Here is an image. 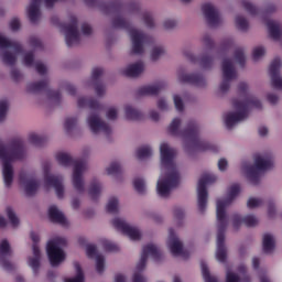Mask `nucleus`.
<instances>
[{
	"mask_svg": "<svg viewBox=\"0 0 282 282\" xmlns=\"http://www.w3.org/2000/svg\"><path fill=\"white\" fill-rule=\"evenodd\" d=\"M104 74H105L104 68H100V67L94 68L91 73V82L100 83V78H102Z\"/></svg>",
	"mask_w": 282,
	"mask_h": 282,
	"instance_id": "nucleus-57",
	"label": "nucleus"
},
{
	"mask_svg": "<svg viewBox=\"0 0 282 282\" xmlns=\"http://www.w3.org/2000/svg\"><path fill=\"white\" fill-rule=\"evenodd\" d=\"M200 268H202L203 279L205 282H219L217 278H215L214 275H210V270L208 269V264H206V262L202 261Z\"/></svg>",
	"mask_w": 282,
	"mask_h": 282,
	"instance_id": "nucleus-42",
	"label": "nucleus"
},
{
	"mask_svg": "<svg viewBox=\"0 0 282 282\" xmlns=\"http://www.w3.org/2000/svg\"><path fill=\"white\" fill-rule=\"evenodd\" d=\"M280 72H281V58L275 57L271 62L269 67L271 84H272V87H275V89H282V78H281Z\"/></svg>",
	"mask_w": 282,
	"mask_h": 282,
	"instance_id": "nucleus-24",
	"label": "nucleus"
},
{
	"mask_svg": "<svg viewBox=\"0 0 282 282\" xmlns=\"http://www.w3.org/2000/svg\"><path fill=\"white\" fill-rule=\"evenodd\" d=\"M149 254L154 261L160 262L163 259L162 251L155 245H148L143 247L141 258L137 263L135 270L132 275V282H147V278L142 272L147 268V261H149Z\"/></svg>",
	"mask_w": 282,
	"mask_h": 282,
	"instance_id": "nucleus-6",
	"label": "nucleus"
},
{
	"mask_svg": "<svg viewBox=\"0 0 282 282\" xmlns=\"http://www.w3.org/2000/svg\"><path fill=\"white\" fill-rule=\"evenodd\" d=\"M199 65L203 69H210V67H213V57L209 55H203L199 59Z\"/></svg>",
	"mask_w": 282,
	"mask_h": 282,
	"instance_id": "nucleus-53",
	"label": "nucleus"
},
{
	"mask_svg": "<svg viewBox=\"0 0 282 282\" xmlns=\"http://www.w3.org/2000/svg\"><path fill=\"white\" fill-rule=\"evenodd\" d=\"M234 58L240 67H246V51L242 47H237L235 50Z\"/></svg>",
	"mask_w": 282,
	"mask_h": 282,
	"instance_id": "nucleus-40",
	"label": "nucleus"
},
{
	"mask_svg": "<svg viewBox=\"0 0 282 282\" xmlns=\"http://www.w3.org/2000/svg\"><path fill=\"white\" fill-rule=\"evenodd\" d=\"M74 268L76 275L74 278L66 279L65 282H85V273L83 272L80 263L74 262Z\"/></svg>",
	"mask_w": 282,
	"mask_h": 282,
	"instance_id": "nucleus-37",
	"label": "nucleus"
},
{
	"mask_svg": "<svg viewBox=\"0 0 282 282\" xmlns=\"http://www.w3.org/2000/svg\"><path fill=\"white\" fill-rule=\"evenodd\" d=\"M76 124H78V119L76 118H67L65 120V130L72 135L73 131L76 129Z\"/></svg>",
	"mask_w": 282,
	"mask_h": 282,
	"instance_id": "nucleus-51",
	"label": "nucleus"
},
{
	"mask_svg": "<svg viewBox=\"0 0 282 282\" xmlns=\"http://www.w3.org/2000/svg\"><path fill=\"white\" fill-rule=\"evenodd\" d=\"M96 270L99 274L105 272V256L96 254Z\"/></svg>",
	"mask_w": 282,
	"mask_h": 282,
	"instance_id": "nucleus-56",
	"label": "nucleus"
},
{
	"mask_svg": "<svg viewBox=\"0 0 282 282\" xmlns=\"http://www.w3.org/2000/svg\"><path fill=\"white\" fill-rule=\"evenodd\" d=\"M47 87H50V79H44L29 84L28 91L31 94H39V91H43V89H47Z\"/></svg>",
	"mask_w": 282,
	"mask_h": 282,
	"instance_id": "nucleus-33",
	"label": "nucleus"
},
{
	"mask_svg": "<svg viewBox=\"0 0 282 282\" xmlns=\"http://www.w3.org/2000/svg\"><path fill=\"white\" fill-rule=\"evenodd\" d=\"M20 182L24 185V191L28 197H34L39 191L41 183L35 178H25L23 174L20 175Z\"/></svg>",
	"mask_w": 282,
	"mask_h": 282,
	"instance_id": "nucleus-26",
	"label": "nucleus"
},
{
	"mask_svg": "<svg viewBox=\"0 0 282 282\" xmlns=\"http://www.w3.org/2000/svg\"><path fill=\"white\" fill-rule=\"evenodd\" d=\"M144 72V63L143 62H137L134 64L129 65L127 68L121 70V74L123 76H127L128 78H138L140 74Z\"/></svg>",
	"mask_w": 282,
	"mask_h": 282,
	"instance_id": "nucleus-28",
	"label": "nucleus"
},
{
	"mask_svg": "<svg viewBox=\"0 0 282 282\" xmlns=\"http://www.w3.org/2000/svg\"><path fill=\"white\" fill-rule=\"evenodd\" d=\"M126 118L128 120H142L143 115L140 110L133 108V106H126Z\"/></svg>",
	"mask_w": 282,
	"mask_h": 282,
	"instance_id": "nucleus-36",
	"label": "nucleus"
},
{
	"mask_svg": "<svg viewBox=\"0 0 282 282\" xmlns=\"http://www.w3.org/2000/svg\"><path fill=\"white\" fill-rule=\"evenodd\" d=\"M108 175H113L115 177H118V175H122V165L118 162H112L110 165L106 169Z\"/></svg>",
	"mask_w": 282,
	"mask_h": 282,
	"instance_id": "nucleus-43",
	"label": "nucleus"
},
{
	"mask_svg": "<svg viewBox=\"0 0 282 282\" xmlns=\"http://www.w3.org/2000/svg\"><path fill=\"white\" fill-rule=\"evenodd\" d=\"M25 158V144L23 139L15 138L9 144L0 142V160L2 162V177L7 188L14 182L13 160H23Z\"/></svg>",
	"mask_w": 282,
	"mask_h": 282,
	"instance_id": "nucleus-4",
	"label": "nucleus"
},
{
	"mask_svg": "<svg viewBox=\"0 0 282 282\" xmlns=\"http://www.w3.org/2000/svg\"><path fill=\"white\" fill-rule=\"evenodd\" d=\"M99 9L104 14H118L122 10V4L118 1L101 2L99 3Z\"/></svg>",
	"mask_w": 282,
	"mask_h": 282,
	"instance_id": "nucleus-30",
	"label": "nucleus"
},
{
	"mask_svg": "<svg viewBox=\"0 0 282 282\" xmlns=\"http://www.w3.org/2000/svg\"><path fill=\"white\" fill-rule=\"evenodd\" d=\"M217 239H216V253L215 257L219 263L228 261V247H226V230L228 223L216 220Z\"/></svg>",
	"mask_w": 282,
	"mask_h": 282,
	"instance_id": "nucleus-12",
	"label": "nucleus"
},
{
	"mask_svg": "<svg viewBox=\"0 0 282 282\" xmlns=\"http://www.w3.org/2000/svg\"><path fill=\"white\" fill-rule=\"evenodd\" d=\"M263 56H265V48L263 46L253 48V61L257 62Z\"/></svg>",
	"mask_w": 282,
	"mask_h": 282,
	"instance_id": "nucleus-62",
	"label": "nucleus"
},
{
	"mask_svg": "<svg viewBox=\"0 0 282 282\" xmlns=\"http://www.w3.org/2000/svg\"><path fill=\"white\" fill-rule=\"evenodd\" d=\"M202 43L205 50H213L215 47V40L208 33L203 35Z\"/></svg>",
	"mask_w": 282,
	"mask_h": 282,
	"instance_id": "nucleus-50",
	"label": "nucleus"
},
{
	"mask_svg": "<svg viewBox=\"0 0 282 282\" xmlns=\"http://www.w3.org/2000/svg\"><path fill=\"white\" fill-rule=\"evenodd\" d=\"M10 110V101L7 99L0 100V123L6 122L8 118V111Z\"/></svg>",
	"mask_w": 282,
	"mask_h": 282,
	"instance_id": "nucleus-45",
	"label": "nucleus"
},
{
	"mask_svg": "<svg viewBox=\"0 0 282 282\" xmlns=\"http://www.w3.org/2000/svg\"><path fill=\"white\" fill-rule=\"evenodd\" d=\"M7 217L12 226V228H19L21 226V219L17 216V212L12 207H7Z\"/></svg>",
	"mask_w": 282,
	"mask_h": 282,
	"instance_id": "nucleus-38",
	"label": "nucleus"
},
{
	"mask_svg": "<svg viewBox=\"0 0 282 282\" xmlns=\"http://www.w3.org/2000/svg\"><path fill=\"white\" fill-rule=\"evenodd\" d=\"M241 224H243V218H241V216L239 215H234L232 216V226H234V230H239V228H241Z\"/></svg>",
	"mask_w": 282,
	"mask_h": 282,
	"instance_id": "nucleus-64",
	"label": "nucleus"
},
{
	"mask_svg": "<svg viewBox=\"0 0 282 282\" xmlns=\"http://www.w3.org/2000/svg\"><path fill=\"white\" fill-rule=\"evenodd\" d=\"M67 246V238L55 237L46 243V254L52 268H58L66 259L63 248Z\"/></svg>",
	"mask_w": 282,
	"mask_h": 282,
	"instance_id": "nucleus-8",
	"label": "nucleus"
},
{
	"mask_svg": "<svg viewBox=\"0 0 282 282\" xmlns=\"http://www.w3.org/2000/svg\"><path fill=\"white\" fill-rule=\"evenodd\" d=\"M47 98L54 102H61V93L58 90H47Z\"/></svg>",
	"mask_w": 282,
	"mask_h": 282,
	"instance_id": "nucleus-63",
	"label": "nucleus"
},
{
	"mask_svg": "<svg viewBox=\"0 0 282 282\" xmlns=\"http://www.w3.org/2000/svg\"><path fill=\"white\" fill-rule=\"evenodd\" d=\"M94 85H95L96 95L98 96V98H102V96H105L107 91L105 84H102V82H95Z\"/></svg>",
	"mask_w": 282,
	"mask_h": 282,
	"instance_id": "nucleus-59",
	"label": "nucleus"
},
{
	"mask_svg": "<svg viewBox=\"0 0 282 282\" xmlns=\"http://www.w3.org/2000/svg\"><path fill=\"white\" fill-rule=\"evenodd\" d=\"M261 206H263V199L261 198L250 197L247 202V208H250L251 210Z\"/></svg>",
	"mask_w": 282,
	"mask_h": 282,
	"instance_id": "nucleus-55",
	"label": "nucleus"
},
{
	"mask_svg": "<svg viewBox=\"0 0 282 282\" xmlns=\"http://www.w3.org/2000/svg\"><path fill=\"white\" fill-rule=\"evenodd\" d=\"M133 186L139 195H144V193H147V183H144L142 178H135L133 181Z\"/></svg>",
	"mask_w": 282,
	"mask_h": 282,
	"instance_id": "nucleus-49",
	"label": "nucleus"
},
{
	"mask_svg": "<svg viewBox=\"0 0 282 282\" xmlns=\"http://www.w3.org/2000/svg\"><path fill=\"white\" fill-rule=\"evenodd\" d=\"M205 21L209 28H219L221 23V14L219 10L212 3L204 4L202 7Z\"/></svg>",
	"mask_w": 282,
	"mask_h": 282,
	"instance_id": "nucleus-22",
	"label": "nucleus"
},
{
	"mask_svg": "<svg viewBox=\"0 0 282 282\" xmlns=\"http://www.w3.org/2000/svg\"><path fill=\"white\" fill-rule=\"evenodd\" d=\"M267 26L269 30V36L273 39V41H281L282 36V25L279 22L268 21Z\"/></svg>",
	"mask_w": 282,
	"mask_h": 282,
	"instance_id": "nucleus-32",
	"label": "nucleus"
},
{
	"mask_svg": "<svg viewBox=\"0 0 282 282\" xmlns=\"http://www.w3.org/2000/svg\"><path fill=\"white\" fill-rule=\"evenodd\" d=\"M177 80L178 83H186L187 85H193L194 87H206V79L199 74H187L186 68L180 67L177 69Z\"/></svg>",
	"mask_w": 282,
	"mask_h": 282,
	"instance_id": "nucleus-20",
	"label": "nucleus"
},
{
	"mask_svg": "<svg viewBox=\"0 0 282 282\" xmlns=\"http://www.w3.org/2000/svg\"><path fill=\"white\" fill-rule=\"evenodd\" d=\"M101 243L106 252H118L119 250L118 246H116L113 242L109 240H102Z\"/></svg>",
	"mask_w": 282,
	"mask_h": 282,
	"instance_id": "nucleus-61",
	"label": "nucleus"
},
{
	"mask_svg": "<svg viewBox=\"0 0 282 282\" xmlns=\"http://www.w3.org/2000/svg\"><path fill=\"white\" fill-rule=\"evenodd\" d=\"M87 124L93 133H100V131L105 132L106 135H110L111 133V127H109L97 112L89 113L87 117Z\"/></svg>",
	"mask_w": 282,
	"mask_h": 282,
	"instance_id": "nucleus-19",
	"label": "nucleus"
},
{
	"mask_svg": "<svg viewBox=\"0 0 282 282\" xmlns=\"http://www.w3.org/2000/svg\"><path fill=\"white\" fill-rule=\"evenodd\" d=\"M51 169L52 163H50V161L43 163L44 182L46 186H52L55 189L56 195L59 199H63V195L65 193V186L63 185V176L50 174Z\"/></svg>",
	"mask_w": 282,
	"mask_h": 282,
	"instance_id": "nucleus-14",
	"label": "nucleus"
},
{
	"mask_svg": "<svg viewBox=\"0 0 282 282\" xmlns=\"http://www.w3.org/2000/svg\"><path fill=\"white\" fill-rule=\"evenodd\" d=\"M241 193V187L239 184H234L228 189L227 198L225 199H218L216 202V221H223L225 224H229L228 220V213L226 212V208L235 202V198L237 195Z\"/></svg>",
	"mask_w": 282,
	"mask_h": 282,
	"instance_id": "nucleus-10",
	"label": "nucleus"
},
{
	"mask_svg": "<svg viewBox=\"0 0 282 282\" xmlns=\"http://www.w3.org/2000/svg\"><path fill=\"white\" fill-rule=\"evenodd\" d=\"M77 107L79 109H84V107H88L89 109H93V111H98L102 108L100 102L95 98H87V97H79L77 100Z\"/></svg>",
	"mask_w": 282,
	"mask_h": 282,
	"instance_id": "nucleus-29",
	"label": "nucleus"
},
{
	"mask_svg": "<svg viewBox=\"0 0 282 282\" xmlns=\"http://www.w3.org/2000/svg\"><path fill=\"white\" fill-rule=\"evenodd\" d=\"M242 8H245V10L251 14V17H257L259 14V9H257V7L254 4H252V2L248 1V0H242Z\"/></svg>",
	"mask_w": 282,
	"mask_h": 282,
	"instance_id": "nucleus-48",
	"label": "nucleus"
},
{
	"mask_svg": "<svg viewBox=\"0 0 282 282\" xmlns=\"http://www.w3.org/2000/svg\"><path fill=\"white\" fill-rule=\"evenodd\" d=\"M238 94H242L246 97L242 100H232V107L238 111L228 112L225 117V124L229 130H232L236 124H239V122L248 120V116H250V111H252V109H257L258 111H261V109H263V104L261 102V99L254 95L248 94V84L246 82H241L238 84Z\"/></svg>",
	"mask_w": 282,
	"mask_h": 282,
	"instance_id": "nucleus-3",
	"label": "nucleus"
},
{
	"mask_svg": "<svg viewBox=\"0 0 282 282\" xmlns=\"http://www.w3.org/2000/svg\"><path fill=\"white\" fill-rule=\"evenodd\" d=\"M164 89V84H155L152 86H144L138 90V96H158Z\"/></svg>",
	"mask_w": 282,
	"mask_h": 282,
	"instance_id": "nucleus-31",
	"label": "nucleus"
},
{
	"mask_svg": "<svg viewBox=\"0 0 282 282\" xmlns=\"http://www.w3.org/2000/svg\"><path fill=\"white\" fill-rule=\"evenodd\" d=\"M143 22L150 30H153V28H155V20L153 19V15H151V13L149 12L143 13Z\"/></svg>",
	"mask_w": 282,
	"mask_h": 282,
	"instance_id": "nucleus-60",
	"label": "nucleus"
},
{
	"mask_svg": "<svg viewBox=\"0 0 282 282\" xmlns=\"http://www.w3.org/2000/svg\"><path fill=\"white\" fill-rule=\"evenodd\" d=\"M166 54V51L164 50V46H153L151 53H150V58L153 63H156V61H160L162 56Z\"/></svg>",
	"mask_w": 282,
	"mask_h": 282,
	"instance_id": "nucleus-41",
	"label": "nucleus"
},
{
	"mask_svg": "<svg viewBox=\"0 0 282 282\" xmlns=\"http://www.w3.org/2000/svg\"><path fill=\"white\" fill-rule=\"evenodd\" d=\"M112 226H115L117 230H121V232L127 235V237L132 241H140L142 239V232H140V229L129 225L124 219L115 218L112 220Z\"/></svg>",
	"mask_w": 282,
	"mask_h": 282,
	"instance_id": "nucleus-18",
	"label": "nucleus"
},
{
	"mask_svg": "<svg viewBox=\"0 0 282 282\" xmlns=\"http://www.w3.org/2000/svg\"><path fill=\"white\" fill-rule=\"evenodd\" d=\"M129 34L132 41V48L130 54L142 56L144 54V44L149 43V35L138 29H129Z\"/></svg>",
	"mask_w": 282,
	"mask_h": 282,
	"instance_id": "nucleus-16",
	"label": "nucleus"
},
{
	"mask_svg": "<svg viewBox=\"0 0 282 282\" xmlns=\"http://www.w3.org/2000/svg\"><path fill=\"white\" fill-rule=\"evenodd\" d=\"M55 158L59 166H74L72 178L73 186L77 193H85V180L83 178V173H85L87 164L83 161H75L72 154L67 152H59Z\"/></svg>",
	"mask_w": 282,
	"mask_h": 282,
	"instance_id": "nucleus-5",
	"label": "nucleus"
},
{
	"mask_svg": "<svg viewBox=\"0 0 282 282\" xmlns=\"http://www.w3.org/2000/svg\"><path fill=\"white\" fill-rule=\"evenodd\" d=\"M153 155V151L150 147H141L137 150L138 160H147V158H151Z\"/></svg>",
	"mask_w": 282,
	"mask_h": 282,
	"instance_id": "nucleus-46",
	"label": "nucleus"
},
{
	"mask_svg": "<svg viewBox=\"0 0 282 282\" xmlns=\"http://www.w3.org/2000/svg\"><path fill=\"white\" fill-rule=\"evenodd\" d=\"M23 64H24L26 67H32V65H35V64H36V63H34V52L30 51V52H26V53L24 54Z\"/></svg>",
	"mask_w": 282,
	"mask_h": 282,
	"instance_id": "nucleus-58",
	"label": "nucleus"
},
{
	"mask_svg": "<svg viewBox=\"0 0 282 282\" xmlns=\"http://www.w3.org/2000/svg\"><path fill=\"white\" fill-rule=\"evenodd\" d=\"M274 250H276V238L272 234H264L262 236L263 254H273Z\"/></svg>",
	"mask_w": 282,
	"mask_h": 282,
	"instance_id": "nucleus-27",
	"label": "nucleus"
},
{
	"mask_svg": "<svg viewBox=\"0 0 282 282\" xmlns=\"http://www.w3.org/2000/svg\"><path fill=\"white\" fill-rule=\"evenodd\" d=\"M29 142L34 144V147H43L47 142V138L41 137L36 133L29 134Z\"/></svg>",
	"mask_w": 282,
	"mask_h": 282,
	"instance_id": "nucleus-44",
	"label": "nucleus"
},
{
	"mask_svg": "<svg viewBox=\"0 0 282 282\" xmlns=\"http://www.w3.org/2000/svg\"><path fill=\"white\" fill-rule=\"evenodd\" d=\"M12 246H10V241L8 239H3L0 242V259H6V257H12Z\"/></svg>",
	"mask_w": 282,
	"mask_h": 282,
	"instance_id": "nucleus-35",
	"label": "nucleus"
},
{
	"mask_svg": "<svg viewBox=\"0 0 282 282\" xmlns=\"http://www.w3.org/2000/svg\"><path fill=\"white\" fill-rule=\"evenodd\" d=\"M274 162L272 161V156H263L261 154L254 155V165H249L245 163L242 165V171L247 174V177L250 180L253 186L259 184V172L260 171H270Z\"/></svg>",
	"mask_w": 282,
	"mask_h": 282,
	"instance_id": "nucleus-7",
	"label": "nucleus"
},
{
	"mask_svg": "<svg viewBox=\"0 0 282 282\" xmlns=\"http://www.w3.org/2000/svg\"><path fill=\"white\" fill-rule=\"evenodd\" d=\"M221 69L223 82L219 87L220 94H228V91H230V83H232V80H237L238 78L237 69L235 68V64L230 58H225L223 61Z\"/></svg>",
	"mask_w": 282,
	"mask_h": 282,
	"instance_id": "nucleus-13",
	"label": "nucleus"
},
{
	"mask_svg": "<svg viewBox=\"0 0 282 282\" xmlns=\"http://www.w3.org/2000/svg\"><path fill=\"white\" fill-rule=\"evenodd\" d=\"M48 219L52 224H58L59 226H69V221H67V217L65 214L58 209L56 205H52L48 208Z\"/></svg>",
	"mask_w": 282,
	"mask_h": 282,
	"instance_id": "nucleus-25",
	"label": "nucleus"
},
{
	"mask_svg": "<svg viewBox=\"0 0 282 282\" xmlns=\"http://www.w3.org/2000/svg\"><path fill=\"white\" fill-rule=\"evenodd\" d=\"M161 166L164 169L165 174L156 183V191L160 197H169L173 188H177L182 182V174L175 164V155L177 151L169 147V143L160 145Z\"/></svg>",
	"mask_w": 282,
	"mask_h": 282,
	"instance_id": "nucleus-2",
	"label": "nucleus"
},
{
	"mask_svg": "<svg viewBox=\"0 0 282 282\" xmlns=\"http://www.w3.org/2000/svg\"><path fill=\"white\" fill-rule=\"evenodd\" d=\"M107 213H111L112 215L118 213V198L112 197L109 199L107 204Z\"/></svg>",
	"mask_w": 282,
	"mask_h": 282,
	"instance_id": "nucleus-54",
	"label": "nucleus"
},
{
	"mask_svg": "<svg viewBox=\"0 0 282 282\" xmlns=\"http://www.w3.org/2000/svg\"><path fill=\"white\" fill-rule=\"evenodd\" d=\"M243 224L248 228H254V226L259 225V219L254 215H248L243 217Z\"/></svg>",
	"mask_w": 282,
	"mask_h": 282,
	"instance_id": "nucleus-52",
	"label": "nucleus"
},
{
	"mask_svg": "<svg viewBox=\"0 0 282 282\" xmlns=\"http://www.w3.org/2000/svg\"><path fill=\"white\" fill-rule=\"evenodd\" d=\"M64 34L67 47H74L80 43V31H78L76 17H70V23L64 25Z\"/></svg>",
	"mask_w": 282,
	"mask_h": 282,
	"instance_id": "nucleus-17",
	"label": "nucleus"
},
{
	"mask_svg": "<svg viewBox=\"0 0 282 282\" xmlns=\"http://www.w3.org/2000/svg\"><path fill=\"white\" fill-rule=\"evenodd\" d=\"M216 182L217 176L209 173H204L198 181L197 206L200 215H204V213H206V207L208 206V189L206 188V185L215 184Z\"/></svg>",
	"mask_w": 282,
	"mask_h": 282,
	"instance_id": "nucleus-11",
	"label": "nucleus"
},
{
	"mask_svg": "<svg viewBox=\"0 0 282 282\" xmlns=\"http://www.w3.org/2000/svg\"><path fill=\"white\" fill-rule=\"evenodd\" d=\"M58 0H44L46 8L52 10L54 3ZM41 0H31L30 6L28 7V17L31 23L36 24L41 20Z\"/></svg>",
	"mask_w": 282,
	"mask_h": 282,
	"instance_id": "nucleus-21",
	"label": "nucleus"
},
{
	"mask_svg": "<svg viewBox=\"0 0 282 282\" xmlns=\"http://www.w3.org/2000/svg\"><path fill=\"white\" fill-rule=\"evenodd\" d=\"M30 237L33 241V245H32L33 256H30L28 258V265H30V268L32 269L34 276H39V272L41 270V259H43L41 254V249L39 248V241H41V237L39 236V234L34 231L30 232Z\"/></svg>",
	"mask_w": 282,
	"mask_h": 282,
	"instance_id": "nucleus-15",
	"label": "nucleus"
},
{
	"mask_svg": "<svg viewBox=\"0 0 282 282\" xmlns=\"http://www.w3.org/2000/svg\"><path fill=\"white\" fill-rule=\"evenodd\" d=\"M182 126V119L175 118L169 126V133L175 135L176 138H183L184 140V151L187 155H193V153H202L204 151H213L217 153L219 148L217 145L199 139L200 127L195 120H189L185 129L180 130Z\"/></svg>",
	"mask_w": 282,
	"mask_h": 282,
	"instance_id": "nucleus-1",
	"label": "nucleus"
},
{
	"mask_svg": "<svg viewBox=\"0 0 282 282\" xmlns=\"http://www.w3.org/2000/svg\"><path fill=\"white\" fill-rule=\"evenodd\" d=\"M167 247L174 257H184V259L188 258V253L184 251V245L180 241V238H177L173 229H170Z\"/></svg>",
	"mask_w": 282,
	"mask_h": 282,
	"instance_id": "nucleus-23",
	"label": "nucleus"
},
{
	"mask_svg": "<svg viewBox=\"0 0 282 282\" xmlns=\"http://www.w3.org/2000/svg\"><path fill=\"white\" fill-rule=\"evenodd\" d=\"M8 48H12L13 52H10ZM0 50H4L1 58L4 65H9L10 67H14L18 61V54L23 52V46L21 43L12 40H8V37L0 34Z\"/></svg>",
	"mask_w": 282,
	"mask_h": 282,
	"instance_id": "nucleus-9",
	"label": "nucleus"
},
{
	"mask_svg": "<svg viewBox=\"0 0 282 282\" xmlns=\"http://www.w3.org/2000/svg\"><path fill=\"white\" fill-rule=\"evenodd\" d=\"M102 192V185L97 180H94L90 184L88 195L96 202L98 197H100V193Z\"/></svg>",
	"mask_w": 282,
	"mask_h": 282,
	"instance_id": "nucleus-34",
	"label": "nucleus"
},
{
	"mask_svg": "<svg viewBox=\"0 0 282 282\" xmlns=\"http://www.w3.org/2000/svg\"><path fill=\"white\" fill-rule=\"evenodd\" d=\"M111 25L115 30H129V28H131L129 21L124 20L122 17H116Z\"/></svg>",
	"mask_w": 282,
	"mask_h": 282,
	"instance_id": "nucleus-39",
	"label": "nucleus"
},
{
	"mask_svg": "<svg viewBox=\"0 0 282 282\" xmlns=\"http://www.w3.org/2000/svg\"><path fill=\"white\" fill-rule=\"evenodd\" d=\"M236 28H238V30H241V32H248V28H249L248 19H246L243 15H237Z\"/></svg>",
	"mask_w": 282,
	"mask_h": 282,
	"instance_id": "nucleus-47",
	"label": "nucleus"
}]
</instances>
